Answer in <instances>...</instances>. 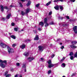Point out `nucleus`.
<instances>
[{"mask_svg": "<svg viewBox=\"0 0 77 77\" xmlns=\"http://www.w3.org/2000/svg\"><path fill=\"white\" fill-rule=\"evenodd\" d=\"M15 46H16V44H13L12 45V47H15Z\"/></svg>", "mask_w": 77, "mask_h": 77, "instance_id": "obj_43", "label": "nucleus"}, {"mask_svg": "<svg viewBox=\"0 0 77 77\" xmlns=\"http://www.w3.org/2000/svg\"><path fill=\"white\" fill-rule=\"evenodd\" d=\"M24 71L25 72H26V68L24 69Z\"/></svg>", "mask_w": 77, "mask_h": 77, "instance_id": "obj_60", "label": "nucleus"}, {"mask_svg": "<svg viewBox=\"0 0 77 77\" xmlns=\"http://www.w3.org/2000/svg\"><path fill=\"white\" fill-rule=\"evenodd\" d=\"M8 71L6 72H5V74H4V76H6V75H8Z\"/></svg>", "mask_w": 77, "mask_h": 77, "instance_id": "obj_31", "label": "nucleus"}, {"mask_svg": "<svg viewBox=\"0 0 77 77\" xmlns=\"http://www.w3.org/2000/svg\"><path fill=\"white\" fill-rule=\"evenodd\" d=\"M39 5H40L39 4H38L35 5V6H36V7H37V8H38V7H39Z\"/></svg>", "mask_w": 77, "mask_h": 77, "instance_id": "obj_32", "label": "nucleus"}, {"mask_svg": "<svg viewBox=\"0 0 77 77\" xmlns=\"http://www.w3.org/2000/svg\"><path fill=\"white\" fill-rule=\"evenodd\" d=\"M62 43H60V45H62Z\"/></svg>", "mask_w": 77, "mask_h": 77, "instance_id": "obj_62", "label": "nucleus"}, {"mask_svg": "<svg viewBox=\"0 0 77 77\" xmlns=\"http://www.w3.org/2000/svg\"><path fill=\"white\" fill-rule=\"evenodd\" d=\"M61 49H63V48H64V46H62L61 47Z\"/></svg>", "mask_w": 77, "mask_h": 77, "instance_id": "obj_50", "label": "nucleus"}, {"mask_svg": "<svg viewBox=\"0 0 77 77\" xmlns=\"http://www.w3.org/2000/svg\"><path fill=\"white\" fill-rule=\"evenodd\" d=\"M34 39V40H36V41H38L39 40V36L37 35Z\"/></svg>", "mask_w": 77, "mask_h": 77, "instance_id": "obj_9", "label": "nucleus"}, {"mask_svg": "<svg viewBox=\"0 0 77 77\" xmlns=\"http://www.w3.org/2000/svg\"><path fill=\"white\" fill-rule=\"evenodd\" d=\"M35 59V58L33 57H29L28 58V60L29 62H31V61H32V60Z\"/></svg>", "mask_w": 77, "mask_h": 77, "instance_id": "obj_7", "label": "nucleus"}, {"mask_svg": "<svg viewBox=\"0 0 77 77\" xmlns=\"http://www.w3.org/2000/svg\"><path fill=\"white\" fill-rule=\"evenodd\" d=\"M58 19H61L62 20L63 19V17H61L60 16H59L58 17Z\"/></svg>", "mask_w": 77, "mask_h": 77, "instance_id": "obj_37", "label": "nucleus"}, {"mask_svg": "<svg viewBox=\"0 0 77 77\" xmlns=\"http://www.w3.org/2000/svg\"><path fill=\"white\" fill-rule=\"evenodd\" d=\"M23 55L25 56H29V53L27 52H25L23 54Z\"/></svg>", "mask_w": 77, "mask_h": 77, "instance_id": "obj_16", "label": "nucleus"}, {"mask_svg": "<svg viewBox=\"0 0 77 77\" xmlns=\"http://www.w3.org/2000/svg\"><path fill=\"white\" fill-rule=\"evenodd\" d=\"M52 14V12L51 11L49 13V15H51Z\"/></svg>", "mask_w": 77, "mask_h": 77, "instance_id": "obj_45", "label": "nucleus"}, {"mask_svg": "<svg viewBox=\"0 0 77 77\" xmlns=\"http://www.w3.org/2000/svg\"><path fill=\"white\" fill-rule=\"evenodd\" d=\"M48 64L49 65L48 66V68H51V67H53L54 66V64H51V60H50L48 61Z\"/></svg>", "mask_w": 77, "mask_h": 77, "instance_id": "obj_1", "label": "nucleus"}, {"mask_svg": "<svg viewBox=\"0 0 77 77\" xmlns=\"http://www.w3.org/2000/svg\"><path fill=\"white\" fill-rule=\"evenodd\" d=\"M0 45H1V47H2V48H6V45L3 43H1L0 44Z\"/></svg>", "mask_w": 77, "mask_h": 77, "instance_id": "obj_5", "label": "nucleus"}, {"mask_svg": "<svg viewBox=\"0 0 77 77\" xmlns=\"http://www.w3.org/2000/svg\"><path fill=\"white\" fill-rule=\"evenodd\" d=\"M16 65L17 66H20V63H16Z\"/></svg>", "mask_w": 77, "mask_h": 77, "instance_id": "obj_42", "label": "nucleus"}, {"mask_svg": "<svg viewBox=\"0 0 77 77\" xmlns=\"http://www.w3.org/2000/svg\"><path fill=\"white\" fill-rule=\"evenodd\" d=\"M8 52L9 54H11V53H14V49H13L9 47H8Z\"/></svg>", "mask_w": 77, "mask_h": 77, "instance_id": "obj_3", "label": "nucleus"}, {"mask_svg": "<svg viewBox=\"0 0 77 77\" xmlns=\"http://www.w3.org/2000/svg\"><path fill=\"white\" fill-rule=\"evenodd\" d=\"M38 48V50H39L40 51H42L44 50V47L42 46H39Z\"/></svg>", "mask_w": 77, "mask_h": 77, "instance_id": "obj_4", "label": "nucleus"}, {"mask_svg": "<svg viewBox=\"0 0 77 77\" xmlns=\"http://www.w3.org/2000/svg\"><path fill=\"white\" fill-rule=\"evenodd\" d=\"M38 30H39V31H41V30H42V29H41V28H38Z\"/></svg>", "mask_w": 77, "mask_h": 77, "instance_id": "obj_44", "label": "nucleus"}, {"mask_svg": "<svg viewBox=\"0 0 77 77\" xmlns=\"http://www.w3.org/2000/svg\"><path fill=\"white\" fill-rule=\"evenodd\" d=\"M44 22L45 24H47V18L45 19Z\"/></svg>", "mask_w": 77, "mask_h": 77, "instance_id": "obj_21", "label": "nucleus"}, {"mask_svg": "<svg viewBox=\"0 0 77 77\" xmlns=\"http://www.w3.org/2000/svg\"><path fill=\"white\" fill-rule=\"evenodd\" d=\"M70 59L71 60H73L74 59V57L73 56H71Z\"/></svg>", "mask_w": 77, "mask_h": 77, "instance_id": "obj_29", "label": "nucleus"}, {"mask_svg": "<svg viewBox=\"0 0 77 77\" xmlns=\"http://www.w3.org/2000/svg\"><path fill=\"white\" fill-rule=\"evenodd\" d=\"M31 4V1H28L27 3L26 4L27 6H29V5H30Z\"/></svg>", "mask_w": 77, "mask_h": 77, "instance_id": "obj_12", "label": "nucleus"}, {"mask_svg": "<svg viewBox=\"0 0 77 77\" xmlns=\"http://www.w3.org/2000/svg\"><path fill=\"white\" fill-rule=\"evenodd\" d=\"M10 8H13V6H12V5H11L10 6Z\"/></svg>", "mask_w": 77, "mask_h": 77, "instance_id": "obj_54", "label": "nucleus"}, {"mask_svg": "<svg viewBox=\"0 0 77 77\" xmlns=\"http://www.w3.org/2000/svg\"><path fill=\"white\" fill-rule=\"evenodd\" d=\"M59 6L57 5V6L54 7V8L56 10H59Z\"/></svg>", "mask_w": 77, "mask_h": 77, "instance_id": "obj_19", "label": "nucleus"}, {"mask_svg": "<svg viewBox=\"0 0 77 77\" xmlns=\"http://www.w3.org/2000/svg\"><path fill=\"white\" fill-rule=\"evenodd\" d=\"M55 55L54 54H53L52 56H51V57H52V58H53V57H54V56Z\"/></svg>", "mask_w": 77, "mask_h": 77, "instance_id": "obj_46", "label": "nucleus"}, {"mask_svg": "<svg viewBox=\"0 0 77 77\" xmlns=\"http://www.w3.org/2000/svg\"><path fill=\"white\" fill-rule=\"evenodd\" d=\"M60 25H61V26H62H62H65V25H66V24H63V23H62V24H60Z\"/></svg>", "mask_w": 77, "mask_h": 77, "instance_id": "obj_49", "label": "nucleus"}, {"mask_svg": "<svg viewBox=\"0 0 77 77\" xmlns=\"http://www.w3.org/2000/svg\"><path fill=\"white\" fill-rule=\"evenodd\" d=\"M11 37L12 38H13V39H15L16 37H15V36L14 35H11Z\"/></svg>", "mask_w": 77, "mask_h": 77, "instance_id": "obj_22", "label": "nucleus"}, {"mask_svg": "<svg viewBox=\"0 0 77 77\" xmlns=\"http://www.w3.org/2000/svg\"><path fill=\"white\" fill-rule=\"evenodd\" d=\"M59 1L60 2H64V0H55L54 1V2H58Z\"/></svg>", "mask_w": 77, "mask_h": 77, "instance_id": "obj_14", "label": "nucleus"}, {"mask_svg": "<svg viewBox=\"0 0 77 77\" xmlns=\"http://www.w3.org/2000/svg\"><path fill=\"white\" fill-rule=\"evenodd\" d=\"M18 74H17V75H15L14 77H18Z\"/></svg>", "mask_w": 77, "mask_h": 77, "instance_id": "obj_52", "label": "nucleus"}, {"mask_svg": "<svg viewBox=\"0 0 77 77\" xmlns=\"http://www.w3.org/2000/svg\"><path fill=\"white\" fill-rule=\"evenodd\" d=\"M60 8L61 11H62V10H63V7H62V6L60 5Z\"/></svg>", "mask_w": 77, "mask_h": 77, "instance_id": "obj_30", "label": "nucleus"}, {"mask_svg": "<svg viewBox=\"0 0 77 77\" xmlns=\"http://www.w3.org/2000/svg\"><path fill=\"white\" fill-rule=\"evenodd\" d=\"M50 24L51 25H53V24H54V22H53V21L52 22H50Z\"/></svg>", "mask_w": 77, "mask_h": 77, "instance_id": "obj_40", "label": "nucleus"}, {"mask_svg": "<svg viewBox=\"0 0 77 77\" xmlns=\"http://www.w3.org/2000/svg\"><path fill=\"white\" fill-rule=\"evenodd\" d=\"M44 23L42 22H41L40 23H39V25H40L42 26V27L44 25Z\"/></svg>", "mask_w": 77, "mask_h": 77, "instance_id": "obj_20", "label": "nucleus"}, {"mask_svg": "<svg viewBox=\"0 0 77 77\" xmlns=\"http://www.w3.org/2000/svg\"><path fill=\"white\" fill-rule=\"evenodd\" d=\"M40 59H41V61H42V60H43V59H43V58H40Z\"/></svg>", "mask_w": 77, "mask_h": 77, "instance_id": "obj_56", "label": "nucleus"}, {"mask_svg": "<svg viewBox=\"0 0 77 77\" xmlns=\"http://www.w3.org/2000/svg\"><path fill=\"white\" fill-rule=\"evenodd\" d=\"M42 62H44L45 61V60L44 59H43L42 60Z\"/></svg>", "mask_w": 77, "mask_h": 77, "instance_id": "obj_58", "label": "nucleus"}, {"mask_svg": "<svg viewBox=\"0 0 77 77\" xmlns=\"http://www.w3.org/2000/svg\"><path fill=\"white\" fill-rule=\"evenodd\" d=\"M21 1L23 2H25V0H21Z\"/></svg>", "mask_w": 77, "mask_h": 77, "instance_id": "obj_55", "label": "nucleus"}, {"mask_svg": "<svg viewBox=\"0 0 77 77\" xmlns=\"http://www.w3.org/2000/svg\"><path fill=\"white\" fill-rule=\"evenodd\" d=\"M2 20H3V21H4L5 20V18H2Z\"/></svg>", "mask_w": 77, "mask_h": 77, "instance_id": "obj_57", "label": "nucleus"}, {"mask_svg": "<svg viewBox=\"0 0 77 77\" xmlns=\"http://www.w3.org/2000/svg\"><path fill=\"white\" fill-rule=\"evenodd\" d=\"M10 35H11V34H12V33H9Z\"/></svg>", "mask_w": 77, "mask_h": 77, "instance_id": "obj_61", "label": "nucleus"}, {"mask_svg": "<svg viewBox=\"0 0 77 77\" xmlns=\"http://www.w3.org/2000/svg\"><path fill=\"white\" fill-rule=\"evenodd\" d=\"M51 1L49 2L48 3H47L46 4V5L47 6H48V5H50V4H51Z\"/></svg>", "mask_w": 77, "mask_h": 77, "instance_id": "obj_27", "label": "nucleus"}, {"mask_svg": "<svg viewBox=\"0 0 77 77\" xmlns=\"http://www.w3.org/2000/svg\"><path fill=\"white\" fill-rule=\"evenodd\" d=\"M73 29L74 32L75 34L77 33V26H75L74 27H73Z\"/></svg>", "mask_w": 77, "mask_h": 77, "instance_id": "obj_6", "label": "nucleus"}, {"mask_svg": "<svg viewBox=\"0 0 77 77\" xmlns=\"http://www.w3.org/2000/svg\"><path fill=\"white\" fill-rule=\"evenodd\" d=\"M25 12L26 14H28L30 12V9L27 8Z\"/></svg>", "mask_w": 77, "mask_h": 77, "instance_id": "obj_15", "label": "nucleus"}, {"mask_svg": "<svg viewBox=\"0 0 77 77\" xmlns=\"http://www.w3.org/2000/svg\"><path fill=\"white\" fill-rule=\"evenodd\" d=\"M74 54H73V52H71L70 53L69 55V56H73Z\"/></svg>", "mask_w": 77, "mask_h": 77, "instance_id": "obj_26", "label": "nucleus"}, {"mask_svg": "<svg viewBox=\"0 0 77 77\" xmlns=\"http://www.w3.org/2000/svg\"><path fill=\"white\" fill-rule=\"evenodd\" d=\"M0 66L2 67V68H5V66H6L3 63H0Z\"/></svg>", "mask_w": 77, "mask_h": 77, "instance_id": "obj_10", "label": "nucleus"}, {"mask_svg": "<svg viewBox=\"0 0 77 77\" xmlns=\"http://www.w3.org/2000/svg\"><path fill=\"white\" fill-rule=\"evenodd\" d=\"M66 17L68 19H69V17L68 16H66Z\"/></svg>", "mask_w": 77, "mask_h": 77, "instance_id": "obj_48", "label": "nucleus"}, {"mask_svg": "<svg viewBox=\"0 0 77 77\" xmlns=\"http://www.w3.org/2000/svg\"><path fill=\"white\" fill-rule=\"evenodd\" d=\"M75 0H70V1L71 2H75Z\"/></svg>", "mask_w": 77, "mask_h": 77, "instance_id": "obj_47", "label": "nucleus"}, {"mask_svg": "<svg viewBox=\"0 0 77 77\" xmlns=\"http://www.w3.org/2000/svg\"><path fill=\"white\" fill-rule=\"evenodd\" d=\"M11 25L12 26H15V23H11Z\"/></svg>", "mask_w": 77, "mask_h": 77, "instance_id": "obj_39", "label": "nucleus"}, {"mask_svg": "<svg viewBox=\"0 0 77 77\" xmlns=\"http://www.w3.org/2000/svg\"><path fill=\"white\" fill-rule=\"evenodd\" d=\"M1 8V11L2 12H3L4 11V9H5L7 10L8 9V7L7 6L3 7V6L2 5L0 6Z\"/></svg>", "mask_w": 77, "mask_h": 77, "instance_id": "obj_2", "label": "nucleus"}, {"mask_svg": "<svg viewBox=\"0 0 77 77\" xmlns=\"http://www.w3.org/2000/svg\"><path fill=\"white\" fill-rule=\"evenodd\" d=\"M10 70L11 71H12L14 70V69L13 68H11Z\"/></svg>", "mask_w": 77, "mask_h": 77, "instance_id": "obj_51", "label": "nucleus"}, {"mask_svg": "<svg viewBox=\"0 0 77 77\" xmlns=\"http://www.w3.org/2000/svg\"><path fill=\"white\" fill-rule=\"evenodd\" d=\"M19 77H22V76H21V75H20Z\"/></svg>", "mask_w": 77, "mask_h": 77, "instance_id": "obj_63", "label": "nucleus"}, {"mask_svg": "<svg viewBox=\"0 0 77 77\" xmlns=\"http://www.w3.org/2000/svg\"><path fill=\"white\" fill-rule=\"evenodd\" d=\"M75 75V74H73L72 75V77H73V76H74V75Z\"/></svg>", "mask_w": 77, "mask_h": 77, "instance_id": "obj_53", "label": "nucleus"}, {"mask_svg": "<svg viewBox=\"0 0 77 77\" xmlns=\"http://www.w3.org/2000/svg\"><path fill=\"white\" fill-rule=\"evenodd\" d=\"M51 72V70H49L48 72V74H50Z\"/></svg>", "mask_w": 77, "mask_h": 77, "instance_id": "obj_35", "label": "nucleus"}, {"mask_svg": "<svg viewBox=\"0 0 77 77\" xmlns=\"http://www.w3.org/2000/svg\"><path fill=\"white\" fill-rule=\"evenodd\" d=\"M22 68L25 69L26 68V64H24L23 65V67H22Z\"/></svg>", "mask_w": 77, "mask_h": 77, "instance_id": "obj_25", "label": "nucleus"}, {"mask_svg": "<svg viewBox=\"0 0 77 77\" xmlns=\"http://www.w3.org/2000/svg\"><path fill=\"white\" fill-rule=\"evenodd\" d=\"M11 14L10 13L9 14H8L7 15V16L6 17V18L7 19H9V18H10V17H11Z\"/></svg>", "mask_w": 77, "mask_h": 77, "instance_id": "obj_17", "label": "nucleus"}, {"mask_svg": "<svg viewBox=\"0 0 77 77\" xmlns=\"http://www.w3.org/2000/svg\"><path fill=\"white\" fill-rule=\"evenodd\" d=\"M20 48H22V49H24L26 47V45L24 44H23L22 45L20 46Z\"/></svg>", "mask_w": 77, "mask_h": 77, "instance_id": "obj_8", "label": "nucleus"}, {"mask_svg": "<svg viewBox=\"0 0 77 77\" xmlns=\"http://www.w3.org/2000/svg\"><path fill=\"white\" fill-rule=\"evenodd\" d=\"M77 42L76 41H73V42H71V43L72 44H77Z\"/></svg>", "mask_w": 77, "mask_h": 77, "instance_id": "obj_23", "label": "nucleus"}, {"mask_svg": "<svg viewBox=\"0 0 77 77\" xmlns=\"http://www.w3.org/2000/svg\"><path fill=\"white\" fill-rule=\"evenodd\" d=\"M14 30H15V31L17 32V31H18V28H15L14 29Z\"/></svg>", "mask_w": 77, "mask_h": 77, "instance_id": "obj_36", "label": "nucleus"}, {"mask_svg": "<svg viewBox=\"0 0 77 77\" xmlns=\"http://www.w3.org/2000/svg\"><path fill=\"white\" fill-rule=\"evenodd\" d=\"M19 5H20V6L21 7H23V5L21 4V2H19Z\"/></svg>", "mask_w": 77, "mask_h": 77, "instance_id": "obj_34", "label": "nucleus"}, {"mask_svg": "<svg viewBox=\"0 0 77 77\" xmlns=\"http://www.w3.org/2000/svg\"><path fill=\"white\" fill-rule=\"evenodd\" d=\"M45 24H46L45 25V27H48V26L49 24L47 23Z\"/></svg>", "mask_w": 77, "mask_h": 77, "instance_id": "obj_38", "label": "nucleus"}, {"mask_svg": "<svg viewBox=\"0 0 77 77\" xmlns=\"http://www.w3.org/2000/svg\"><path fill=\"white\" fill-rule=\"evenodd\" d=\"M70 47L72 48H77V46L73 45H70Z\"/></svg>", "mask_w": 77, "mask_h": 77, "instance_id": "obj_13", "label": "nucleus"}, {"mask_svg": "<svg viewBox=\"0 0 77 77\" xmlns=\"http://www.w3.org/2000/svg\"><path fill=\"white\" fill-rule=\"evenodd\" d=\"M61 66L63 68H65V64L64 63H63L61 65Z\"/></svg>", "mask_w": 77, "mask_h": 77, "instance_id": "obj_24", "label": "nucleus"}, {"mask_svg": "<svg viewBox=\"0 0 77 77\" xmlns=\"http://www.w3.org/2000/svg\"><path fill=\"white\" fill-rule=\"evenodd\" d=\"M64 60V59L63 58L60 61V62H61V63H62V62H63V60Z\"/></svg>", "mask_w": 77, "mask_h": 77, "instance_id": "obj_41", "label": "nucleus"}, {"mask_svg": "<svg viewBox=\"0 0 77 77\" xmlns=\"http://www.w3.org/2000/svg\"><path fill=\"white\" fill-rule=\"evenodd\" d=\"M0 63H7V61H6V60L3 61L2 60H0Z\"/></svg>", "mask_w": 77, "mask_h": 77, "instance_id": "obj_11", "label": "nucleus"}, {"mask_svg": "<svg viewBox=\"0 0 77 77\" xmlns=\"http://www.w3.org/2000/svg\"><path fill=\"white\" fill-rule=\"evenodd\" d=\"M60 40V39H58L57 41V42H58V41H59Z\"/></svg>", "mask_w": 77, "mask_h": 77, "instance_id": "obj_59", "label": "nucleus"}, {"mask_svg": "<svg viewBox=\"0 0 77 77\" xmlns=\"http://www.w3.org/2000/svg\"><path fill=\"white\" fill-rule=\"evenodd\" d=\"M63 77H65V76H63Z\"/></svg>", "mask_w": 77, "mask_h": 77, "instance_id": "obj_64", "label": "nucleus"}, {"mask_svg": "<svg viewBox=\"0 0 77 77\" xmlns=\"http://www.w3.org/2000/svg\"><path fill=\"white\" fill-rule=\"evenodd\" d=\"M21 14L22 15V16H23L24 15H25V13L24 11H22L21 12Z\"/></svg>", "mask_w": 77, "mask_h": 77, "instance_id": "obj_18", "label": "nucleus"}, {"mask_svg": "<svg viewBox=\"0 0 77 77\" xmlns=\"http://www.w3.org/2000/svg\"><path fill=\"white\" fill-rule=\"evenodd\" d=\"M11 75L10 74H7V75H6V77H10L11 76Z\"/></svg>", "mask_w": 77, "mask_h": 77, "instance_id": "obj_33", "label": "nucleus"}, {"mask_svg": "<svg viewBox=\"0 0 77 77\" xmlns=\"http://www.w3.org/2000/svg\"><path fill=\"white\" fill-rule=\"evenodd\" d=\"M25 41L27 42H30V41H31V40L29 39H27Z\"/></svg>", "mask_w": 77, "mask_h": 77, "instance_id": "obj_28", "label": "nucleus"}]
</instances>
